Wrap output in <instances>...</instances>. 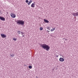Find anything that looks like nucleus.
Here are the masks:
<instances>
[{"label": "nucleus", "mask_w": 78, "mask_h": 78, "mask_svg": "<svg viewBox=\"0 0 78 78\" xmlns=\"http://www.w3.org/2000/svg\"><path fill=\"white\" fill-rule=\"evenodd\" d=\"M39 45H40L41 47L44 50H46V51H48L50 50V47L48 45H47L45 44H41L39 43Z\"/></svg>", "instance_id": "obj_1"}, {"label": "nucleus", "mask_w": 78, "mask_h": 78, "mask_svg": "<svg viewBox=\"0 0 78 78\" xmlns=\"http://www.w3.org/2000/svg\"><path fill=\"white\" fill-rule=\"evenodd\" d=\"M72 14L74 16L75 19H76V17H78V12L73 13Z\"/></svg>", "instance_id": "obj_2"}, {"label": "nucleus", "mask_w": 78, "mask_h": 78, "mask_svg": "<svg viewBox=\"0 0 78 78\" xmlns=\"http://www.w3.org/2000/svg\"><path fill=\"white\" fill-rule=\"evenodd\" d=\"M21 20H18L17 21H15L16 22L17 24H18L19 25H20V22Z\"/></svg>", "instance_id": "obj_3"}, {"label": "nucleus", "mask_w": 78, "mask_h": 78, "mask_svg": "<svg viewBox=\"0 0 78 78\" xmlns=\"http://www.w3.org/2000/svg\"><path fill=\"white\" fill-rule=\"evenodd\" d=\"M11 16L12 17V18H15L16 17V15L15 14L12 13H11L10 14Z\"/></svg>", "instance_id": "obj_4"}, {"label": "nucleus", "mask_w": 78, "mask_h": 78, "mask_svg": "<svg viewBox=\"0 0 78 78\" xmlns=\"http://www.w3.org/2000/svg\"><path fill=\"white\" fill-rule=\"evenodd\" d=\"M1 35L2 38H5V37H6V35L4 34H1Z\"/></svg>", "instance_id": "obj_5"}, {"label": "nucleus", "mask_w": 78, "mask_h": 78, "mask_svg": "<svg viewBox=\"0 0 78 78\" xmlns=\"http://www.w3.org/2000/svg\"><path fill=\"white\" fill-rule=\"evenodd\" d=\"M0 19L1 20H2V21H5V18L4 17L0 16Z\"/></svg>", "instance_id": "obj_6"}, {"label": "nucleus", "mask_w": 78, "mask_h": 78, "mask_svg": "<svg viewBox=\"0 0 78 78\" xmlns=\"http://www.w3.org/2000/svg\"><path fill=\"white\" fill-rule=\"evenodd\" d=\"M25 23V21L21 20L20 23V25H24V23Z\"/></svg>", "instance_id": "obj_7"}, {"label": "nucleus", "mask_w": 78, "mask_h": 78, "mask_svg": "<svg viewBox=\"0 0 78 78\" xmlns=\"http://www.w3.org/2000/svg\"><path fill=\"white\" fill-rule=\"evenodd\" d=\"M59 61H60V62H63V61H64V59L61 57L59 59Z\"/></svg>", "instance_id": "obj_8"}, {"label": "nucleus", "mask_w": 78, "mask_h": 78, "mask_svg": "<svg viewBox=\"0 0 78 78\" xmlns=\"http://www.w3.org/2000/svg\"><path fill=\"white\" fill-rule=\"evenodd\" d=\"M36 3H35V2H34V3H32L31 5V7H32V8H34V6H35V4Z\"/></svg>", "instance_id": "obj_9"}, {"label": "nucleus", "mask_w": 78, "mask_h": 78, "mask_svg": "<svg viewBox=\"0 0 78 78\" xmlns=\"http://www.w3.org/2000/svg\"><path fill=\"white\" fill-rule=\"evenodd\" d=\"M44 21L45 23H49V21L48 20H46V19H44Z\"/></svg>", "instance_id": "obj_10"}, {"label": "nucleus", "mask_w": 78, "mask_h": 78, "mask_svg": "<svg viewBox=\"0 0 78 78\" xmlns=\"http://www.w3.org/2000/svg\"><path fill=\"white\" fill-rule=\"evenodd\" d=\"M32 2H33L32 0L30 1L29 2L27 3L28 5H30V4H31V3H32Z\"/></svg>", "instance_id": "obj_11"}, {"label": "nucleus", "mask_w": 78, "mask_h": 78, "mask_svg": "<svg viewBox=\"0 0 78 78\" xmlns=\"http://www.w3.org/2000/svg\"><path fill=\"white\" fill-rule=\"evenodd\" d=\"M10 55L11 56V57H12H12H13L14 56H15V55L14 54H10Z\"/></svg>", "instance_id": "obj_12"}, {"label": "nucleus", "mask_w": 78, "mask_h": 78, "mask_svg": "<svg viewBox=\"0 0 78 78\" xmlns=\"http://www.w3.org/2000/svg\"><path fill=\"white\" fill-rule=\"evenodd\" d=\"M54 30H55V28H53V29H52L51 30V31H54Z\"/></svg>", "instance_id": "obj_13"}, {"label": "nucleus", "mask_w": 78, "mask_h": 78, "mask_svg": "<svg viewBox=\"0 0 78 78\" xmlns=\"http://www.w3.org/2000/svg\"><path fill=\"white\" fill-rule=\"evenodd\" d=\"M17 33L18 34H20V31L19 30L18 31Z\"/></svg>", "instance_id": "obj_14"}, {"label": "nucleus", "mask_w": 78, "mask_h": 78, "mask_svg": "<svg viewBox=\"0 0 78 78\" xmlns=\"http://www.w3.org/2000/svg\"><path fill=\"white\" fill-rule=\"evenodd\" d=\"M47 29H48V30H50V27H47Z\"/></svg>", "instance_id": "obj_15"}, {"label": "nucleus", "mask_w": 78, "mask_h": 78, "mask_svg": "<svg viewBox=\"0 0 78 78\" xmlns=\"http://www.w3.org/2000/svg\"><path fill=\"white\" fill-rule=\"evenodd\" d=\"M29 69H32V66H29Z\"/></svg>", "instance_id": "obj_16"}, {"label": "nucleus", "mask_w": 78, "mask_h": 78, "mask_svg": "<svg viewBox=\"0 0 78 78\" xmlns=\"http://www.w3.org/2000/svg\"><path fill=\"white\" fill-rule=\"evenodd\" d=\"M13 41H17V39L16 38H13Z\"/></svg>", "instance_id": "obj_17"}, {"label": "nucleus", "mask_w": 78, "mask_h": 78, "mask_svg": "<svg viewBox=\"0 0 78 78\" xmlns=\"http://www.w3.org/2000/svg\"><path fill=\"white\" fill-rule=\"evenodd\" d=\"M40 30H43V27H40Z\"/></svg>", "instance_id": "obj_18"}, {"label": "nucleus", "mask_w": 78, "mask_h": 78, "mask_svg": "<svg viewBox=\"0 0 78 78\" xmlns=\"http://www.w3.org/2000/svg\"><path fill=\"white\" fill-rule=\"evenodd\" d=\"M21 35H23V34H24V33L22 32H21Z\"/></svg>", "instance_id": "obj_19"}, {"label": "nucleus", "mask_w": 78, "mask_h": 78, "mask_svg": "<svg viewBox=\"0 0 78 78\" xmlns=\"http://www.w3.org/2000/svg\"><path fill=\"white\" fill-rule=\"evenodd\" d=\"M26 3H28V2H29V1L28 0H26Z\"/></svg>", "instance_id": "obj_20"}, {"label": "nucleus", "mask_w": 78, "mask_h": 78, "mask_svg": "<svg viewBox=\"0 0 78 78\" xmlns=\"http://www.w3.org/2000/svg\"><path fill=\"white\" fill-rule=\"evenodd\" d=\"M58 56H59V55H56V57H58Z\"/></svg>", "instance_id": "obj_21"}, {"label": "nucleus", "mask_w": 78, "mask_h": 78, "mask_svg": "<svg viewBox=\"0 0 78 78\" xmlns=\"http://www.w3.org/2000/svg\"><path fill=\"white\" fill-rule=\"evenodd\" d=\"M47 31V32H50V31H48V30H47V31Z\"/></svg>", "instance_id": "obj_22"}, {"label": "nucleus", "mask_w": 78, "mask_h": 78, "mask_svg": "<svg viewBox=\"0 0 78 78\" xmlns=\"http://www.w3.org/2000/svg\"><path fill=\"white\" fill-rule=\"evenodd\" d=\"M22 37H25V35H23L22 36Z\"/></svg>", "instance_id": "obj_23"}, {"label": "nucleus", "mask_w": 78, "mask_h": 78, "mask_svg": "<svg viewBox=\"0 0 78 78\" xmlns=\"http://www.w3.org/2000/svg\"><path fill=\"white\" fill-rule=\"evenodd\" d=\"M54 71V69H52V71L53 72Z\"/></svg>", "instance_id": "obj_24"}, {"label": "nucleus", "mask_w": 78, "mask_h": 78, "mask_svg": "<svg viewBox=\"0 0 78 78\" xmlns=\"http://www.w3.org/2000/svg\"><path fill=\"white\" fill-rule=\"evenodd\" d=\"M24 66H27V65H25Z\"/></svg>", "instance_id": "obj_25"}, {"label": "nucleus", "mask_w": 78, "mask_h": 78, "mask_svg": "<svg viewBox=\"0 0 78 78\" xmlns=\"http://www.w3.org/2000/svg\"><path fill=\"white\" fill-rule=\"evenodd\" d=\"M36 77H37V76H36Z\"/></svg>", "instance_id": "obj_26"}, {"label": "nucleus", "mask_w": 78, "mask_h": 78, "mask_svg": "<svg viewBox=\"0 0 78 78\" xmlns=\"http://www.w3.org/2000/svg\"><path fill=\"white\" fill-rule=\"evenodd\" d=\"M56 69H58V68H56Z\"/></svg>", "instance_id": "obj_27"}, {"label": "nucleus", "mask_w": 78, "mask_h": 78, "mask_svg": "<svg viewBox=\"0 0 78 78\" xmlns=\"http://www.w3.org/2000/svg\"><path fill=\"white\" fill-rule=\"evenodd\" d=\"M7 14H8V12H7Z\"/></svg>", "instance_id": "obj_28"}]
</instances>
